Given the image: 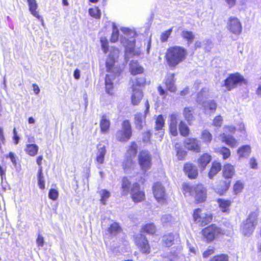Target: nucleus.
Listing matches in <instances>:
<instances>
[{"label": "nucleus", "instance_id": "obj_1", "mask_svg": "<svg viewBox=\"0 0 261 261\" xmlns=\"http://www.w3.org/2000/svg\"><path fill=\"white\" fill-rule=\"evenodd\" d=\"M121 32L128 38L125 37H121L120 39V43L125 48V56H139L141 54L140 49L142 46V43L140 41L134 39L137 36L136 32L132 29L122 27L120 29Z\"/></svg>", "mask_w": 261, "mask_h": 261}, {"label": "nucleus", "instance_id": "obj_2", "mask_svg": "<svg viewBox=\"0 0 261 261\" xmlns=\"http://www.w3.org/2000/svg\"><path fill=\"white\" fill-rule=\"evenodd\" d=\"M186 49L180 46L169 47L166 54V59L170 67H175L183 61L187 57Z\"/></svg>", "mask_w": 261, "mask_h": 261}, {"label": "nucleus", "instance_id": "obj_3", "mask_svg": "<svg viewBox=\"0 0 261 261\" xmlns=\"http://www.w3.org/2000/svg\"><path fill=\"white\" fill-rule=\"evenodd\" d=\"M183 193L186 196H192L197 202H202L205 200V189L202 185H191L187 183L182 185Z\"/></svg>", "mask_w": 261, "mask_h": 261}, {"label": "nucleus", "instance_id": "obj_4", "mask_svg": "<svg viewBox=\"0 0 261 261\" xmlns=\"http://www.w3.org/2000/svg\"><path fill=\"white\" fill-rule=\"evenodd\" d=\"M257 224V215L255 213L249 215L248 218L242 224L241 231L246 237L250 236L253 232Z\"/></svg>", "mask_w": 261, "mask_h": 261}, {"label": "nucleus", "instance_id": "obj_5", "mask_svg": "<svg viewBox=\"0 0 261 261\" xmlns=\"http://www.w3.org/2000/svg\"><path fill=\"white\" fill-rule=\"evenodd\" d=\"M193 217L194 222L201 226H205L212 220L211 214L203 209H196Z\"/></svg>", "mask_w": 261, "mask_h": 261}, {"label": "nucleus", "instance_id": "obj_6", "mask_svg": "<svg viewBox=\"0 0 261 261\" xmlns=\"http://www.w3.org/2000/svg\"><path fill=\"white\" fill-rule=\"evenodd\" d=\"M108 74L106 75L105 79L106 90V92L112 95L113 94V81L119 76L121 71H119V69L117 67L114 70H107Z\"/></svg>", "mask_w": 261, "mask_h": 261}, {"label": "nucleus", "instance_id": "obj_7", "mask_svg": "<svg viewBox=\"0 0 261 261\" xmlns=\"http://www.w3.org/2000/svg\"><path fill=\"white\" fill-rule=\"evenodd\" d=\"M132 136V128L128 120H125L122 124V129L117 132V139L121 142L128 141Z\"/></svg>", "mask_w": 261, "mask_h": 261}, {"label": "nucleus", "instance_id": "obj_8", "mask_svg": "<svg viewBox=\"0 0 261 261\" xmlns=\"http://www.w3.org/2000/svg\"><path fill=\"white\" fill-rule=\"evenodd\" d=\"M119 50L118 48L112 47L110 49V53L106 61V68L107 70H114L115 67L121 71L120 66L117 63L116 60L118 59Z\"/></svg>", "mask_w": 261, "mask_h": 261}, {"label": "nucleus", "instance_id": "obj_9", "mask_svg": "<svg viewBox=\"0 0 261 261\" xmlns=\"http://www.w3.org/2000/svg\"><path fill=\"white\" fill-rule=\"evenodd\" d=\"M202 234L207 241H212L219 234H224L225 232L220 228L215 225H212L202 230Z\"/></svg>", "mask_w": 261, "mask_h": 261}, {"label": "nucleus", "instance_id": "obj_10", "mask_svg": "<svg viewBox=\"0 0 261 261\" xmlns=\"http://www.w3.org/2000/svg\"><path fill=\"white\" fill-rule=\"evenodd\" d=\"M138 161L141 169L144 172L151 168V156L148 151H141L138 156Z\"/></svg>", "mask_w": 261, "mask_h": 261}, {"label": "nucleus", "instance_id": "obj_11", "mask_svg": "<svg viewBox=\"0 0 261 261\" xmlns=\"http://www.w3.org/2000/svg\"><path fill=\"white\" fill-rule=\"evenodd\" d=\"M244 77L239 73L231 74L224 81V86L228 90L234 88L238 84L244 81Z\"/></svg>", "mask_w": 261, "mask_h": 261}, {"label": "nucleus", "instance_id": "obj_12", "mask_svg": "<svg viewBox=\"0 0 261 261\" xmlns=\"http://www.w3.org/2000/svg\"><path fill=\"white\" fill-rule=\"evenodd\" d=\"M227 29L235 35H239L242 32V24L240 20L235 17H230L227 22Z\"/></svg>", "mask_w": 261, "mask_h": 261}, {"label": "nucleus", "instance_id": "obj_13", "mask_svg": "<svg viewBox=\"0 0 261 261\" xmlns=\"http://www.w3.org/2000/svg\"><path fill=\"white\" fill-rule=\"evenodd\" d=\"M135 244L143 253H150V248L145 236L142 234H137L135 238Z\"/></svg>", "mask_w": 261, "mask_h": 261}, {"label": "nucleus", "instance_id": "obj_14", "mask_svg": "<svg viewBox=\"0 0 261 261\" xmlns=\"http://www.w3.org/2000/svg\"><path fill=\"white\" fill-rule=\"evenodd\" d=\"M144 81L141 80V81L136 82L137 86L134 84L133 85V93L131 97L132 103L133 105H138L143 97L142 92L140 88L141 85L143 83Z\"/></svg>", "mask_w": 261, "mask_h": 261}, {"label": "nucleus", "instance_id": "obj_15", "mask_svg": "<svg viewBox=\"0 0 261 261\" xmlns=\"http://www.w3.org/2000/svg\"><path fill=\"white\" fill-rule=\"evenodd\" d=\"M154 196L158 202L164 203L166 200L164 187L160 182H156L153 187Z\"/></svg>", "mask_w": 261, "mask_h": 261}, {"label": "nucleus", "instance_id": "obj_16", "mask_svg": "<svg viewBox=\"0 0 261 261\" xmlns=\"http://www.w3.org/2000/svg\"><path fill=\"white\" fill-rule=\"evenodd\" d=\"M130 194L135 202H139L145 199V193L140 190V186L138 183H134L130 190Z\"/></svg>", "mask_w": 261, "mask_h": 261}, {"label": "nucleus", "instance_id": "obj_17", "mask_svg": "<svg viewBox=\"0 0 261 261\" xmlns=\"http://www.w3.org/2000/svg\"><path fill=\"white\" fill-rule=\"evenodd\" d=\"M96 148V161L98 164H102L104 163L105 156L107 153L106 147L102 142H100L97 144Z\"/></svg>", "mask_w": 261, "mask_h": 261}, {"label": "nucleus", "instance_id": "obj_18", "mask_svg": "<svg viewBox=\"0 0 261 261\" xmlns=\"http://www.w3.org/2000/svg\"><path fill=\"white\" fill-rule=\"evenodd\" d=\"M185 147L190 150L197 152L200 151V144L199 141L195 138H187L185 141Z\"/></svg>", "mask_w": 261, "mask_h": 261}, {"label": "nucleus", "instance_id": "obj_19", "mask_svg": "<svg viewBox=\"0 0 261 261\" xmlns=\"http://www.w3.org/2000/svg\"><path fill=\"white\" fill-rule=\"evenodd\" d=\"M175 80L173 73H168L164 80L166 89L170 92H175L177 89L175 84Z\"/></svg>", "mask_w": 261, "mask_h": 261}, {"label": "nucleus", "instance_id": "obj_20", "mask_svg": "<svg viewBox=\"0 0 261 261\" xmlns=\"http://www.w3.org/2000/svg\"><path fill=\"white\" fill-rule=\"evenodd\" d=\"M220 139L223 142H224L231 148H235L239 145V142L237 139L232 136L227 135L225 133H223L220 135Z\"/></svg>", "mask_w": 261, "mask_h": 261}, {"label": "nucleus", "instance_id": "obj_21", "mask_svg": "<svg viewBox=\"0 0 261 261\" xmlns=\"http://www.w3.org/2000/svg\"><path fill=\"white\" fill-rule=\"evenodd\" d=\"M178 114L173 113L169 116V130L170 134L173 136H176L178 134L177 124Z\"/></svg>", "mask_w": 261, "mask_h": 261}, {"label": "nucleus", "instance_id": "obj_22", "mask_svg": "<svg viewBox=\"0 0 261 261\" xmlns=\"http://www.w3.org/2000/svg\"><path fill=\"white\" fill-rule=\"evenodd\" d=\"M236 173L235 168L230 164H225L222 168V176L225 179L230 180Z\"/></svg>", "mask_w": 261, "mask_h": 261}, {"label": "nucleus", "instance_id": "obj_23", "mask_svg": "<svg viewBox=\"0 0 261 261\" xmlns=\"http://www.w3.org/2000/svg\"><path fill=\"white\" fill-rule=\"evenodd\" d=\"M202 107L204 113L210 115L215 112L217 105L214 100H209L203 101Z\"/></svg>", "mask_w": 261, "mask_h": 261}, {"label": "nucleus", "instance_id": "obj_24", "mask_svg": "<svg viewBox=\"0 0 261 261\" xmlns=\"http://www.w3.org/2000/svg\"><path fill=\"white\" fill-rule=\"evenodd\" d=\"M29 7V10L32 15H33L34 17H36L37 19H40L41 21L42 25H44V21L43 19L40 16L38 12L37 11V9L38 8V5L37 4L36 0H27Z\"/></svg>", "mask_w": 261, "mask_h": 261}, {"label": "nucleus", "instance_id": "obj_25", "mask_svg": "<svg viewBox=\"0 0 261 261\" xmlns=\"http://www.w3.org/2000/svg\"><path fill=\"white\" fill-rule=\"evenodd\" d=\"M184 171L190 178H195L198 175L196 167L193 166L190 163H187L185 165Z\"/></svg>", "mask_w": 261, "mask_h": 261}, {"label": "nucleus", "instance_id": "obj_26", "mask_svg": "<svg viewBox=\"0 0 261 261\" xmlns=\"http://www.w3.org/2000/svg\"><path fill=\"white\" fill-rule=\"evenodd\" d=\"M177 237V234L171 233L164 235L162 238L163 245L167 247L171 246L174 244V240Z\"/></svg>", "mask_w": 261, "mask_h": 261}, {"label": "nucleus", "instance_id": "obj_27", "mask_svg": "<svg viewBox=\"0 0 261 261\" xmlns=\"http://www.w3.org/2000/svg\"><path fill=\"white\" fill-rule=\"evenodd\" d=\"M211 160L212 158L210 154L208 153H204L198 160L199 167L202 170H204Z\"/></svg>", "mask_w": 261, "mask_h": 261}, {"label": "nucleus", "instance_id": "obj_28", "mask_svg": "<svg viewBox=\"0 0 261 261\" xmlns=\"http://www.w3.org/2000/svg\"><path fill=\"white\" fill-rule=\"evenodd\" d=\"M193 113V109L190 107L185 108L183 111V115L185 119L187 121L189 125H191L195 119Z\"/></svg>", "mask_w": 261, "mask_h": 261}, {"label": "nucleus", "instance_id": "obj_29", "mask_svg": "<svg viewBox=\"0 0 261 261\" xmlns=\"http://www.w3.org/2000/svg\"><path fill=\"white\" fill-rule=\"evenodd\" d=\"M129 70L132 74L136 75L142 73L143 69L137 61H132L129 64Z\"/></svg>", "mask_w": 261, "mask_h": 261}, {"label": "nucleus", "instance_id": "obj_30", "mask_svg": "<svg viewBox=\"0 0 261 261\" xmlns=\"http://www.w3.org/2000/svg\"><path fill=\"white\" fill-rule=\"evenodd\" d=\"M230 180H221L218 183L217 192L222 193L227 191L230 187Z\"/></svg>", "mask_w": 261, "mask_h": 261}, {"label": "nucleus", "instance_id": "obj_31", "mask_svg": "<svg viewBox=\"0 0 261 261\" xmlns=\"http://www.w3.org/2000/svg\"><path fill=\"white\" fill-rule=\"evenodd\" d=\"M181 36L184 39L187 41L188 45L191 44L195 39V35L194 33L191 31L187 30H183L181 33Z\"/></svg>", "mask_w": 261, "mask_h": 261}, {"label": "nucleus", "instance_id": "obj_32", "mask_svg": "<svg viewBox=\"0 0 261 261\" xmlns=\"http://www.w3.org/2000/svg\"><path fill=\"white\" fill-rule=\"evenodd\" d=\"M110 122L106 116H103L100 122V131L102 134L107 133L109 130Z\"/></svg>", "mask_w": 261, "mask_h": 261}, {"label": "nucleus", "instance_id": "obj_33", "mask_svg": "<svg viewBox=\"0 0 261 261\" xmlns=\"http://www.w3.org/2000/svg\"><path fill=\"white\" fill-rule=\"evenodd\" d=\"M221 165L218 162H214L208 173V177L210 179L213 177L220 171Z\"/></svg>", "mask_w": 261, "mask_h": 261}, {"label": "nucleus", "instance_id": "obj_34", "mask_svg": "<svg viewBox=\"0 0 261 261\" xmlns=\"http://www.w3.org/2000/svg\"><path fill=\"white\" fill-rule=\"evenodd\" d=\"M39 147L35 144H28L24 149L25 152L30 156H34L37 154Z\"/></svg>", "mask_w": 261, "mask_h": 261}, {"label": "nucleus", "instance_id": "obj_35", "mask_svg": "<svg viewBox=\"0 0 261 261\" xmlns=\"http://www.w3.org/2000/svg\"><path fill=\"white\" fill-rule=\"evenodd\" d=\"M130 182L126 177H123L121 185V194L126 195L130 191Z\"/></svg>", "mask_w": 261, "mask_h": 261}, {"label": "nucleus", "instance_id": "obj_36", "mask_svg": "<svg viewBox=\"0 0 261 261\" xmlns=\"http://www.w3.org/2000/svg\"><path fill=\"white\" fill-rule=\"evenodd\" d=\"M251 152V148L249 145H244L240 147L238 150V154L240 158H247Z\"/></svg>", "mask_w": 261, "mask_h": 261}, {"label": "nucleus", "instance_id": "obj_37", "mask_svg": "<svg viewBox=\"0 0 261 261\" xmlns=\"http://www.w3.org/2000/svg\"><path fill=\"white\" fill-rule=\"evenodd\" d=\"M219 207L223 212H227L229 210V206L231 204V201L225 200L223 199H218L217 200Z\"/></svg>", "mask_w": 261, "mask_h": 261}, {"label": "nucleus", "instance_id": "obj_38", "mask_svg": "<svg viewBox=\"0 0 261 261\" xmlns=\"http://www.w3.org/2000/svg\"><path fill=\"white\" fill-rule=\"evenodd\" d=\"M138 150V145L135 142H132L126 153V158H135Z\"/></svg>", "mask_w": 261, "mask_h": 261}, {"label": "nucleus", "instance_id": "obj_39", "mask_svg": "<svg viewBox=\"0 0 261 261\" xmlns=\"http://www.w3.org/2000/svg\"><path fill=\"white\" fill-rule=\"evenodd\" d=\"M144 119L145 117L141 113L135 115V123L136 124V127L138 129L141 130L143 128Z\"/></svg>", "mask_w": 261, "mask_h": 261}, {"label": "nucleus", "instance_id": "obj_40", "mask_svg": "<svg viewBox=\"0 0 261 261\" xmlns=\"http://www.w3.org/2000/svg\"><path fill=\"white\" fill-rule=\"evenodd\" d=\"M179 130L180 135L184 137H186L189 134V128L187 125L182 121L179 123Z\"/></svg>", "mask_w": 261, "mask_h": 261}, {"label": "nucleus", "instance_id": "obj_41", "mask_svg": "<svg viewBox=\"0 0 261 261\" xmlns=\"http://www.w3.org/2000/svg\"><path fill=\"white\" fill-rule=\"evenodd\" d=\"M200 138L203 142L208 144L212 141V135L207 130H204L201 133Z\"/></svg>", "mask_w": 261, "mask_h": 261}, {"label": "nucleus", "instance_id": "obj_42", "mask_svg": "<svg viewBox=\"0 0 261 261\" xmlns=\"http://www.w3.org/2000/svg\"><path fill=\"white\" fill-rule=\"evenodd\" d=\"M142 229L147 233L153 234L155 232L156 227L153 223H151L144 225Z\"/></svg>", "mask_w": 261, "mask_h": 261}, {"label": "nucleus", "instance_id": "obj_43", "mask_svg": "<svg viewBox=\"0 0 261 261\" xmlns=\"http://www.w3.org/2000/svg\"><path fill=\"white\" fill-rule=\"evenodd\" d=\"M161 220L163 225L168 226L172 224L174 219L170 215L166 214L161 217Z\"/></svg>", "mask_w": 261, "mask_h": 261}, {"label": "nucleus", "instance_id": "obj_44", "mask_svg": "<svg viewBox=\"0 0 261 261\" xmlns=\"http://www.w3.org/2000/svg\"><path fill=\"white\" fill-rule=\"evenodd\" d=\"M133 159L130 157H126V159L124 160L123 167L125 171H127L133 167L135 162L133 161Z\"/></svg>", "mask_w": 261, "mask_h": 261}, {"label": "nucleus", "instance_id": "obj_45", "mask_svg": "<svg viewBox=\"0 0 261 261\" xmlns=\"http://www.w3.org/2000/svg\"><path fill=\"white\" fill-rule=\"evenodd\" d=\"M165 125V119L162 115H159L155 120V129L157 130H162Z\"/></svg>", "mask_w": 261, "mask_h": 261}, {"label": "nucleus", "instance_id": "obj_46", "mask_svg": "<svg viewBox=\"0 0 261 261\" xmlns=\"http://www.w3.org/2000/svg\"><path fill=\"white\" fill-rule=\"evenodd\" d=\"M89 15L95 19H99L101 16V12L99 8L97 7L90 8L89 9Z\"/></svg>", "mask_w": 261, "mask_h": 261}, {"label": "nucleus", "instance_id": "obj_47", "mask_svg": "<svg viewBox=\"0 0 261 261\" xmlns=\"http://www.w3.org/2000/svg\"><path fill=\"white\" fill-rule=\"evenodd\" d=\"M216 152H219L220 154L222 155L223 159L226 160L228 159L230 155V151L229 149L225 147H222L218 148Z\"/></svg>", "mask_w": 261, "mask_h": 261}, {"label": "nucleus", "instance_id": "obj_48", "mask_svg": "<svg viewBox=\"0 0 261 261\" xmlns=\"http://www.w3.org/2000/svg\"><path fill=\"white\" fill-rule=\"evenodd\" d=\"M99 193L101 197L100 201L101 203L103 204H105L106 201L110 197V192L105 189H102L99 192Z\"/></svg>", "mask_w": 261, "mask_h": 261}, {"label": "nucleus", "instance_id": "obj_49", "mask_svg": "<svg viewBox=\"0 0 261 261\" xmlns=\"http://www.w3.org/2000/svg\"><path fill=\"white\" fill-rule=\"evenodd\" d=\"M175 148L176 150V155L177 156L178 159L179 160H184V158L186 155V152L180 148V145L178 144H175Z\"/></svg>", "mask_w": 261, "mask_h": 261}, {"label": "nucleus", "instance_id": "obj_50", "mask_svg": "<svg viewBox=\"0 0 261 261\" xmlns=\"http://www.w3.org/2000/svg\"><path fill=\"white\" fill-rule=\"evenodd\" d=\"M244 184L241 180H238L236 181L233 186V191L236 194L240 193L242 192L244 189Z\"/></svg>", "mask_w": 261, "mask_h": 261}, {"label": "nucleus", "instance_id": "obj_51", "mask_svg": "<svg viewBox=\"0 0 261 261\" xmlns=\"http://www.w3.org/2000/svg\"><path fill=\"white\" fill-rule=\"evenodd\" d=\"M119 38V31L115 24L113 25V32L111 38V41L115 43L117 42Z\"/></svg>", "mask_w": 261, "mask_h": 261}, {"label": "nucleus", "instance_id": "obj_52", "mask_svg": "<svg viewBox=\"0 0 261 261\" xmlns=\"http://www.w3.org/2000/svg\"><path fill=\"white\" fill-rule=\"evenodd\" d=\"M120 230V226L117 223L112 224L109 228V232L112 235H115Z\"/></svg>", "mask_w": 261, "mask_h": 261}, {"label": "nucleus", "instance_id": "obj_53", "mask_svg": "<svg viewBox=\"0 0 261 261\" xmlns=\"http://www.w3.org/2000/svg\"><path fill=\"white\" fill-rule=\"evenodd\" d=\"M229 257L225 254L216 255L211 258L210 261H228Z\"/></svg>", "mask_w": 261, "mask_h": 261}, {"label": "nucleus", "instance_id": "obj_54", "mask_svg": "<svg viewBox=\"0 0 261 261\" xmlns=\"http://www.w3.org/2000/svg\"><path fill=\"white\" fill-rule=\"evenodd\" d=\"M101 48L105 53L109 51V45L108 40L105 37H102L100 39Z\"/></svg>", "mask_w": 261, "mask_h": 261}, {"label": "nucleus", "instance_id": "obj_55", "mask_svg": "<svg viewBox=\"0 0 261 261\" xmlns=\"http://www.w3.org/2000/svg\"><path fill=\"white\" fill-rule=\"evenodd\" d=\"M172 31V29L171 28L168 30L165 31V32L163 33L161 35V41L166 42L168 40V38H169V36L171 35Z\"/></svg>", "mask_w": 261, "mask_h": 261}, {"label": "nucleus", "instance_id": "obj_56", "mask_svg": "<svg viewBox=\"0 0 261 261\" xmlns=\"http://www.w3.org/2000/svg\"><path fill=\"white\" fill-rule=\"evenodd\" d=\"M48 197L50 199L56 200L58 197V191L54 189H50L48 193Z\"/></svg>", "mask_w": 261, "mask_h": 261}, {"label": "nucleus", "instance_id": "obj_57", "mask_svg": "<svg viewBox=\"0 0 261 261\" xmlns=\"http://www.w3.org/2000/svg\"><path fill=\"white\" fill-rule=\"evenodd\" d=\"M38 184L40 189L43 190L45 188V181L44 180V176L37 177Z\"/></svg>", "mask_w": 261, "mask_h": 261}, {"label": "nucleus", "instance_id": "obj_58", "mask_svg": "<svg viewBox=\"0 0 261 261\" xmlns=\"http://www.w3.org/2000/svg\"><path fill=\"white\" fill-rule=\"evenodd\" d=\"M223 119L221 116H216L213 120V124L216 126H220L222 124Z\"/></svg>", "mask_w": 261, "mask_h": 261}, {"label": "nucleus", "instance_id": "obj_59", "mask_svg": "<svg viewBox=\"0 0 261 261\" xmlns=\"http://www.w3.org/2000/svg\"><path fill=\"white\" fill-rule=\"evenodd\" d=\"M224 133L225 134L227 133L233 134L236 131V128L233 126H225L224 128Z\"/></svg>", "mask_w": 261, "mask_h": 261}, {"label": "nucleus", "instance_id": "obj_60", "mask_svg": "<svg viewBox=\"0 0 261 261\" xmlns=\"http://www.w3.org/2000/svg\"><path fill=\"white\" fill-rule=\"evenodd\" d=\"M175 257V255L172 254H168L167 256L162 257V260L160 261H173Z\"/></svg>", "mask_w": 261, "mask_h": 261}, {"label": "nucleus", "instance_id": "obj_61", "mask_svg": "<svg viewBox=\"0 0 261 261\" xmlns=\"http://www.w3.org/2000/svg\"><path fill=\"white\" fill-rule=\"evenodd\" d=\"M214 253V250L212 248H208L203 253V256L207 258Z\"/></svg>", "mask_w": 261, "mask_h": 261}, {"label": "nucleus", "instance_id": "obj_62", "mask_svg": "<svg viewBox=\"0 0 261 261\" xmlns=\"http://www.w3.org/2000/svg\"><path fill=\"white\" fill-rule=\"evenodd\" d=\"M36 243L38 247H42L44 245V239L41 235H38Z\"/></svg>", "mask_w": 261, "mask_h": 261}, {"label": "nucleus", "instance_id": "obj_63", "mask_svg": "<svg viewBox=\"0 0 261 261\" xmlns=\"http://www.w3.org/2000/svg\"><path fill=\"white\" fill-rule=\"evenodd\" d=\"M158 91L159 92V94L161 96H164V97H165L167 95V92L161 86H159L158 87Z\"/></svg>", "mask_w": 261, "mask_h": 261}, {"label": "nucleus", "instance_id": "obj_64", "mask_svg": "<svg viewBox=\"0 0 261 261\" xmlns=\"http://www.w3.org/2000/svg\"><path fill=\"white\" fill-rule=\"evenodd\" d=\"M250 167L252 169H256L257 167V163L256 161V160L252 158L250 159Z\"/></svg>", "mask_w": 261, "mask_h": 261}]
</instances>
